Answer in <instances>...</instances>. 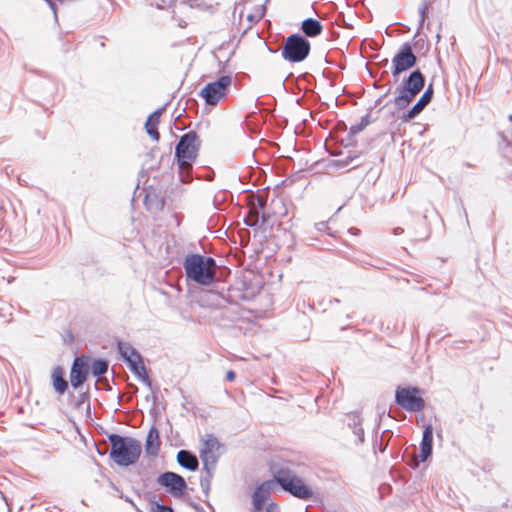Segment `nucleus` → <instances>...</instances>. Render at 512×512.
<instances>
[{
	"instance_id": "obj_1",
	"label": "nucleus",
	"mask_w": 512,
	"mask_h": 512,
	"mask_svg": "<svg viewBox=\"0 0 512 512\" xmlns=\"http://www.w3.org/2000/svg\"><path fill=\"white\" fill-rule=\"evenodd\" d=\"M109 441L111 443L110 457L117 465L126 467L138 461L142 451L140 441L118 434L109 435Z\"/></svg>"
},
{
	"instance_id": "obj_2",
	"label": "nucleus",
	"mask_w": 512,
	"mask_h": 512,
	"mask_svg": "<svg viewBox=\"0 0 512 512\" xmlns=\"http://www.w3.org/2000/svg\"><path fill=\"white\" fill-rule=\"evenodd\" d=\"M184 268L189 279L201 285H210L215 278L216 263L211 257L199 254L187 255L184 260Z\"/></svg>"
},
{
	"instance_id": "obj_3",
	"label": "nucleus",
	"mask_w": 512,
	"mask_h": 512,
	"mask_svg": "<svg viewBox=\"0 0 512 512\" xmlns=\"http://www.w3.org/2000/svg\"><path fill=\"white\" fill-rule=\"evenodd\" d=\"M275 485L301 500H309L313 497V490L305 484L304 480L289 468H280L274 471Z\"/></svg>"
},
{
	"instance_id": "obj_4",
	"label": "nucleus",
	"mask_w": 512,
	"mask_h": 512,
	"mask_svg": "<svg viewBox=\"0 0 512 512\" xmlns=\"http://www.w3.org/2000/svg\"><path fill=\"white\" fill-rule=\"evenodd\" d=\"M425 78L420 70L410 73L402 86L396 89L397 96L394 98V104L398 109L406 108L415 96L423 89Z\"/></svg>"
},
{
	"instance_id": "obj_5",
	"label": "nucleus",
	"mask_w": 512,
	"mask_h": 512,
	"mask_svg": "<svg viewBox=\"0 0 512 512\" xmlns=\"http://www.w3.org/2000/svg\"><path fill=\"white\" fill-rule=\"evenodd\" d=\"M310 43L304 37L290 35L283 46L282 57L289 62H301L309 55Z\"/></svg>"
},
{
	"instance_id": "obj_6",
	"label": "nucleus",
	"mask_w": 512,
	"mask_h": 512,
	"mask_svg": "<svg viewBox=\"0 0 512 512\" xmlns=\"http://www.w3.org/2000/svg\"><path fill=\"white\" fill-rule=\"evenodd\" d=\"M421 394L422 391L417 387H398L395 393V401L406 411L420 412L425 406Z\"/></svg>"
},
{
	"instance_id": "obj_7",
	"label": "nucleus",
	"mask_w": 512,
	"mask_h": 512,
	"mask_svg": "<svg viewBox=\"0 0 512 512\" xmlns=\"http://www.w3.org/2000/svg\"><path fill=\"white\" fill-rule=\"evenodd\" d=\"M231 85L230 76H222L217 81L205 85L200 92V96L208 105L214 106L225 98L229 86Z\"/></svg>"
},
{
	"instance_id": "obj_8",
	"label": "nucleus",
	"mask_w": 512,
	"mask_h": 512,
	"mask_svg": "<svg viewBox=\"0 0 512 512\" xmlns=\"http://www.w3.org/2000/svg\"><path fill=\"white\" fill-rule=\"evenodd\" d=\"M417 61L412 47L409 43H404L392 58V75L397 78L401 73L412 68Z\"/></svg>"
},
{
	"instance_id": "obj_9",
	"label": "nucleus",
	"mask_w": 512,
	"mask_h": 512,
	"mask_svg": "<svg viewBox=\"0 0 512 512\" xmlns=\"http://www.w3.org/2000/svg\"><path fill=\"white\" fill-rule=\"evenodd\" d=\"M200 140L195 132L184 134L175 149L178 160H195L198 156Z\"/></svg>"
},
{
	"instance_id": "obj_10",
	"label": "nucleus",
	"mask_w": 512,
	"mask_h": 512,
	"mask_svg": "<svg viewBox=\"0 0 512 512\" xmlns=\"http://www.w3.org/2000/svg\"><path fill=\"white\" fill-rule=\"evenodd\" d=\"M219 448V441L217 440V438L213 436H208V438L202 442V447L200 449V458L203 462L204 469L207 471L209 476H212V471L218 460Z\"/></svg>"
},
{
	"instance_id": "obj_11",
	"label": "nucleus",
	"mask_w": 512,
	"mask_h": 512,
	"mask_svg": "<svg viewBox=\"0 0 512 512\" xmlns=\"http://www.w3.org/2000/svg\"><path fill=\"white\" fill-rule=\"evenodd\" d=\"M157 483L165 487L173 497H181L187 488L184 478L174 472L162 473L157 478Z\"/></svg>"
},
{
	"instance_id": "obj_12",
	"label": "nucleus",
	"mask_w": 512,
	"mask_h": 512,
	"mask_svg": "<svg viewBox=\"0 0 512 512\" xmlns=\"http://www.w3.org/2000/svg\"><path fill=\"white\" fill-rule=\"evenodd\" d=\"M275 487V481L270 479L258 485L251 495L252 508L250 512H262L265 504L271 497V493Z\"/></svg>"
},
{
	"instance_id": "obj_13",
	"label": "nucleus",
	"mask_w": 512,
	"mask_h": 512,
	"mask_svg": "<svg viewBox=\"0 0 512 512\" xmlns=\"http://www.w3.org/2000/svg\"><path fill=\"white\" fill-rule=\"evenodd\" d=\"M88 370V365L83 360L80 358L74 360L70 371V382L75 389L86 381Z\"/></svg>"
},
{
	"instance_id": "obj_14",
	"label": "nucleus",
	"mask_w": 512,
	"mask_h": 512,
	"mask_svg": "<svg viewBox=\"0 0 512 512\" xmlns=\"http://www.w3.org/2000/svg\"><path fill=\"white\" fill-rule=\"evenodd\" d=\"M432 96L433 88L432 85H429V87L422 94L417 103L406 114L403 115V121L408 122L414 119L418 114H420L424 110V108L430 103Z\"/></svg>"
},
{
	"instance_id": "obj_15",
	"label": "nucleus",
	"mask_w": 512,
	"mask_h": 512,
	"mask_svg": "<svg viewBox=\"0 0 512 512\" xmlns=\"http://www.w3.org/2000/svg\"><path fill=\"white\" fill-rule=\"evenodd\" d=\"M164 203V197L160 191H157L153 187L147 189L144 204L149 211L158 212L162 210Z\"/></svg>"
},
{
	"instance_id": "obj_16",
	"label": "nucleus",
	"mask_w": 512,
	"mask_h": 512,
	"mask_svg": "<svg viewBox=\"0 0 512 512\" xmlns=\"http://www.w3.org/2000/svg\"><path fill=\"white\" fill-rule=\"evenodd\" d=\"M432 442H433V427L427 425L424 428L422 440L420 443V459L426 461L427 458L432 454Z\"/></svg>"
},
{
	"instance_id": "obj_17",
	"label": "nucleus",
	"mask_w": 512,
	"mask_h": 512,
	"mask_svg": "<svg viewBox=\"0 0 512 512\" xmlns=\"http://www.w3.org/2000/svg\"><path fill=\"white\" fill-rule=\"evenodd\" d=\"M118 352L123 360L128 364H132V361L136 360L139 362L142 358L140 353L128 342L119 341L117 344Z\"/></svg>"
},
{
	"instance_id": "obj_18",
	"label": "nucleus",
	"mask_w": 512,
	"mask_h": 512,
	"mask_svg": "<svg viewBox=\"0 0 512 512\" xmlns=\"http://www.w3.org/2000/svg\"><path fill=\"white\" fill-rule=\"evenodd\" d=\"M160 449L159 431L156 427H151L148 432L145 451L150 456H157Z\"/></svg>"
},
{
	"instance_id": "obj_19",
	"label": "nucleus",
	"mask_w": 512,
	"mask_h": 512,
	"mask_svg": "<svg viewBox=\"0 0 512 512\" xmlns=\"http://www.w3.org/2000/svg\"><path fill=\"white\" fill-rule=\"evenodd\" d=\"M177 461L179 465L190 471L196 470L199 465L197 457L187 450H180L178 452Z\"/></svg>"
},
{
	"instance_id": "obj_20",
	"label": "nucleus",
	"mask_w": 512,
	"mask_h": 512,
	"mask_svg": "<svg viewBox=\"0 0 512 512\" xmlns=\"http://www.w3.org/2000/svg\"><path fill=\"white\" fill-rule=\"evenodd\" d=\"M163 110H164V108H161V109H158V110L154 111L148 117V119H147V121L145 123V128H146V131H147L148 135L151 136L152 139H154L156 141L159 139V133H158V130H157V125L159 123L160 116H161Z\"/></svg>"
},
{
	"instance_id": "obj_21",
	"label": "nucleus",
	"mask_w": 512,
	"mask_h": 512,
	"mask_svg": "<svg viewBox=\"0 0 512 512\" xmlns=\"http://www.w3.org/2000/svg\"><path fill=\"white\" fill-rule=\"evenodd\" d=\"M301 29L306 36L315 37L321 34L323 27L318 20L308 18L302 22Z\"/></svg>"
},
{
	"instance_id": "obj_22",
	"label": "nucleus",
	"mask_w": 512,
	"mask_h": 512,
	"mask_svg": "<svg viewBox=\"0 0 512 512\" xmlns=\"http://www.w3.org/2000/svg\"><path fill=\"white\" fill-rule=\"evenodd\" d=\"M128 367L131 372L134 373L144 384H146L148 387L151 386V381L147 375L142 358L139 362L137 360L136 362L132 361V364H130Z\"/></svg>"
},
{
	"instance_id": "obj_23",
	"label": "nucleus",
	"mask_w": 512,
	"mask_h": 512,
	"mask_svg": "<svg viewBox=\"0 0 512 512\" xmlns=\"http://www.w3.org/2000/svg\"><path fill=\"white\" fill-rule=\"evenodd\" d=\"M52 378H53V386H54V389L56 390V392H58L59 394H63L68 388V383L63 378L62 368H60V367L54 368L53 373H52Z\"/></svg>"
},
{
	"instance_id": "obj_24",
	"label": "nucleus",
	"mask_w": 512,
	"mask_h": 512,
	"mask_svg": "<svg viewBox=\"0 0 512 512\" xmlns=\"http://www.w3.org/2000/svg\"><path fill=\"white\" fill-rule=\"evenodd\" d=\"M108 370V362L103 359L94 360L91 365V373L94 376H101Z\"/></svg>"
},
{
	"instance_id": "obj_25",
	"label": "nucleus",
	"mask_w": 512,
	"mask_h": 512,
	"mask_svg": "<svg viewBox=\"0 0 512 512\" xmlns=\"http://www.w3.org/2000/svg\"><path fill=\"white\" fill-rule=\"evenodd\" d=\"M176 164L181 181H188L186 175L192 170L191 162H176Z\"/></svg>"
},
{
	"instance_id": "obj_26",
	"label": "nucleus",
	"mask_w": 512,
	"mask_h": 512,
	"mask_svg": "<svg viewBox=\"0 0 512 512\" xmlns=\"http://www.w3.org/2000/svg\"><path fill=\"white\" fill-rule=\"evenodd\" d=\"M259 219V209L257 207H252L249 210V216L246 219V224L249 226H255Z\"/></svg>"
},
{
	"instance_id": "obj_27",
	"label": "nucleus",
	"mask_w": 512,
	"mask_h": 512,
	"mask_svg": "<svg viewBox=\"0 0 512 512\" xmlns=\"http://www.w3.org/2000/svg\"><path fill=\"white\" fill-rule=\"evenodd\" d=\"M347 164H348V162H344V161H341V162H330L328 167L330 169H332V170H336V169H340V168H346Z\"/></svg>"
},
{
	"instance_id": "obj_28",
	"label": "nucleus",
	"mask_w": 512,
	"mask_h": 512,
	"mask_svg": "<svg viewBox=\"0 0 512 512\" xmlns=\"http://www.w3.org/2000/svg\"><path fill=\"white\" fill-rule=\"evenodd\" d=\"M265 508V512H280L279 506L274 502L267 503Z\"/></svg>"
},
{
	"instance_id": "obj_29",
	"label": "nucleus",
	"mask_w": 512,
	"mask_h": 512,
	"mask_svg": "<svg viewBox=\"0 0 512 512\" xmlns=\"http://www.w3.org/2000/svg\"><path fill=\"white\" fill-rule=\"evenodd\" d=\"M211 476L208 475V478H202L201 479V487L203 489V491L207 494L208 493V490H209V487H210V478Z\"/></svg>"
},
{
	"instance_id": "obj_30",
	"label": "nucleus",
	"mask_w": 512,
	"mask_h": 512,
	"mask_svg": "<svg viewBox=\"0 0 512 512\" xmlns=\"http://www.w3.org/2000/svg\"><path fill=\"white\" fill-rule=\"evenodd\" d=\"M354 434L357 436L358 441L360 443L364 441V431L362 428H360V427L355 428Z\"/></svg>"
},
{
	"instance_id": "obj_31",
	"label": "nucleus",
	"mask_w": 512,
	"mask_h": 512,
	"mask_svg": "<svg viewBox=\"0 0 512 512\" xmlns=\"http://www.w3.org/2000/svg\"><path fill=\"white\" fill-rule=\"evenodd\" d=\"M156 512H173V510L169 507H166L164 505H158L156 508Z\"/></svg>"
},
{
	"instance_id": "obj_32",
	"label": "nucleus",
	"mask_w": 512,
	"mask_h": 512,
	"mask_svg": "<svg viewBox=\"0 0 512 512\" xmlns=\"http://www.w3.org/2000/svg\"><path fill=\"white\" fill-rule=\"evenodd\" d=\"M362 130H363V126H361L360 124H358V125H353V126L351 127V133H353V134L359 133V132H360V131H362Z\"/></svg>"
},
{
	"instance_id": "obj_33",
	"label": "nucleus",
	"mask_w": 512,
	"mask_h": 512,
	"mask_svg": "<svg viewBox=\"0 0 512 512\" xmlns=\"http://www.w3.org/2000/svg\"><path fill=\"white\" fill-rule=\"evenodd\" d=\"M362 130H363V126H361L360 124H358V125H353V126L351 127V133H353V134L359 133V132H360V131H362Z\"/></svg>"
},
{
	"instance_id": "obj_34",
	"label": "nucleus",
	"mask_w": 512,
	"mask_h": 512,
	"mask_svg": "<svg viewBox=\"0 0 512 512\" xmlns=\"http://www.w3.org/2000/svg\"><path fill=\"white\" fill-rule=\"evenodd\" d=\"M226 379L228 381H233L235 379V373L233 371H228L226 374Z\"/></svg>"
},
{
	"instance_id": "obj_35",
	"label": "nucleus",
	"mask_w": 512,
	"mask_h": 512,
	"mask_svg": "<svg viewBox=\"0 0 512 512\" xmlns=\"http://www.w3.org/2000/svg\"><path fill=\"white\" fill-rule=\"evenodd\" d=\"M360 125L363 126V128L368 125L367 117L362 118Z\"/></svg>"
},
{
	"instance_id": "obj_36",
	"label": "nucleus",
	"mask_w": 512,
	"mask_h": 512,
	"mask_svg": "<svg viewBox=\"0 0 512 512\" xmlns=\"http://www.w3.org/2000/svg\"><path fill=\"white\" fill-rule=\"evenodd\" d=\"M360 125L363 126V128L368 125L367 117L362 118Z\"/></svg>"
},
{
	"instance_id": "obj_37",
	"label": "nucleus",
	"mask_w": 512,
	"mask_h": 512,
	"mask_svg": "<svg viewBox=\"0 0 512 512\" xmlns=\"http://www.w3.org/2000/svg\"><path fill=\"white\" fill-rule=\"evenodd\" d=\"M262 152H263V150H256V151H254V155H253V156H254V157H261V155H260V154H261Z\"/></svg>"
},
{
	"instance_id": "obj_38",
	"label": "nucleus",
	"mask_w": 512,
	"mask_h": 512,
	"mask_svg": "<svg viewBox=\"0 0 512 512\" xmlns=\"http://www.w3.org/2000/svg\"><path fill=\"white\" fill-rule=\"evenodd\" d=\"M207 296H208V298H214L216 296V294L213 292H208Z\"/></svg>"
},
{
	"instance_id": "obj_39",
	"label": "nucleus",
	"mask_w": 512,
	"mask_h": 512,
	"mask_svg": "<svg viewBox=\"0 0 512 512\" xmlns=\"http://www.w3.org/2000/svg\"><path fill=\"white\" fill-rule=\"evenodd\" d=\"M402 232H403V230H402L401 228H397V229H395V234H400V233H402Z\"/></svg>"
},
{
	"instance_id": "obj_40",
	"label": "nucleus",
	"mask_w": 512,
	"mask_h": 512,
	"mask_svg": "<svg viewBox=\"0 0 512 512\" xmlns=\"http://www.w3.org/2000/svg\"><path fill=\"white\" fill-rule=\"evenodd\" d=\"M258 203H259L260 207H262V201L260 199L258 200Z\"/></svg>"
},
{
	"instance_id": "obj_41",
	"label": "nucleus",
	"mask_w": 512,
	"mask_h": 512,
	"mask_svg": "<svg viewBox=\"0 0 512 512\" xmlns=\"http://www.w3.org/2000/svg\"><path fill=\"white\" fill-rule=\"evenodd\" d=\"M509 120L512 121V115L509 116Z\"/></svg>"
}]
</instances>
